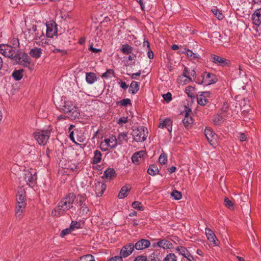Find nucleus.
I'll list each match as a JSON object with an SVG mask.
<instances>
[{
  "instance_id": "31",
  "label": "nucleus",
  "mask_w": 261,
  "mask_h": 261,
  "mask_svg": "<svg viewBox=\"0 0 261 261\" xmlns=\"http://www.w3.org/2000/svg\"><path fill=\"white\" fill-rule=\"evenodd\" d=\"M97 79L95 74L93 72H88L86 73V80L89 84H93Z\"/></svg>"
},
{
  "instance_id": "63",
  "label": "nucleus",
  "mask_w": 261,
  "mask_h": 261,
  "mask_svg": "<svg viewBox=\"0 0 261 261\" xmlns=\"http://www.w3.org/2000/svg\"><path fill=\"white\" fill-rule=\"evenodd\" d=\"M141 74V71L139 70L138 72H136V73H132V74H130V77L132 79H136V76H140Z\"/></svg>"
},
{
  "instance_id": "59",
  "label": "nucleus",
  "mask_w": 261,
  "mask_h": 261,
  "mask_svg": "<svg viewBox=\"0 0 261 261\" xmlns=\"http://www.w3.org/2000/svg\"><path fill=\"white\" fill-rule=\"evenodd\" d=\"M108 261H122V258L120 256H115L112 257Z\"/></svg>"
},
{
  "instance_id": "16",
  "label": "nucleus",
  "mask_w": 261,
  "mask_h": 261,
  "mask_svg": "<svg viewBox=\"0 0 261 261\" xmlns=\"http://www.w3.org/2000/svg\"><path fill=\"white\" fill-rule=\"evenodd\" d=\"M204 134L208 141L211 144H214V142L217 139V136L213 130L210 128L206 127L204 130Z\"/></svg>"
},
{
  "instance_id": "62",
  "label": "nucleus",
  "mask_w": 261,
  "mask_h": 261,
  "mask_svg": "<svg viewBox=\"0 0 261 261\" xmlns=\"http://www.w3.org/2000/svg\"><path fill=\"white\" fill-rule=\"evenodd\" d=\"M239 139L241 141H245L246 139V136L244 133H241L239 136Z\"/></svg>"
},
{
  "instance_id": "38",
  "label": "nucleus",
  "mask_w": 261,
  "mask_h": 261,
  "mask_svg": "<svg viewBox=\"0 0 261 261\" xmlns=\"http://www.w3.org/2000/svg\"><path fill=\"white\" fill-rule=\"evenodd\" d=\"M117 142L119 144H121L123 141H127V134L126 133L123 132L119 134L117 139Z\"/></svg>"
},
{
  "instance_id": "33",
  "label": "nucleus",
  "mask_w": 261,
  "mask_h": 261,
  "mask_svg": "<svg viewBox=\"0 0 261 261\" xmlns=\"http://www.w3.org/2000/svg\"><path fill=\"white\" fill-rule=\"evenodd\" d=\"M23 69L15 70L12 73V76L16 81L20 80L23 76Z\"/></svg>"
},
{
  "instance_id": "24",
  "label": "nucleus",
  "mask_w": 261,
  "mask_h": 261,
  "mask_svg": "<svg viewBox=\"0 0 261 261\" xmlns=\"http://www.w3.org/2000/svg\"><path fill=\"white\" fill-rule=\"evenodd\" d=\"M25 192L22 187L18 188L16 198L17 202L26 203Z\"/></svg>"
},
{
  "instance_id": "26",
  "label": "nucleus",
  "mask_w": 261,
  "mask_h": 261,
  "mask_svg": "<svg viewBox=\"0 0 261 261\" xmlns=\"http://www.w3.org/2000/svg\"><path fill=\"white\" fill-rule=\"evenodd\" d=\"M172 121L170 119L167 118L164 121H161L159 126L162 128H166L169 132H171L172 129Z\"/></svg>"
},
{
  "instance_id": "1",
  "label": "nucleus",
  "mask_w": 261,
  "mask_h": 261,
  "mask_svg": "<svg viewBox=\"0 0 261 261\" xmlns=\"http://www.w3.org/2000/svg\"><path fill=\"white\" fill-rule=\"evenodd\" d=\"M32 31L35 33L34 40L37 45L44 46L48 44L49 40L47 38L46 35H44L42 30L39 28L33 26L32 27Z\"/></svg>"
},
{
  "instance_id": "37",
  "label": "nucleus",
  "mask_w": 261,
  "mask_h": 261,
  "mask_svg": "<svg viewBox=\"0 0 261 261\" xmlns=\"http://www.w3.org/2000/svg\"><path fill=\"white\" fill-rule=\"evenodd\" d=\"M147 172L150 175H155L159 172L158 168L154 165H151L148 169Z\"/></svg>"
},
{
  "instance_id": "2",
  "label": "nucleus",
  "mask_w": 261,
  "mask_h": 261,
  "mask_svg": "<svg viewBox=\"0 0 261 261\" xmlns=\"http://www.w3.org/2000/svg\"><path fill=\"white\" fill-rule=\"evenodd\" d=\"M0 53L6 57L17 60L18 50L15 46L7 44H0Z\"/></svg>"
},
{
  "instance_id": "58",
  "label": "nucleus",
  "mask_w": 261,
  "mask_h": 261,
  "mask_svg": "<svg viewBox=\"0 0 261 261\" xmlns=\"http://www.w3.org/2000/svg\"><path fill=\"white\" fill-rule=\"evenodd\" d=\"M134 261H147V257L145 256L139 255L136 257Z\"/></svg>"
},
{
  "instance_id": "6",
  "label": "nucleus",
  "mask_w": 261,
  "mask_h": 261,
  "mask_svg": "<svg viewBox=\"0 0 261 261\" xmlns=\"http://www.w3.org/2000/svg\"><path fill=\"white\" fill-rule=\"evenodd\" d=\"M23 177L27 184L30 186H32L35 184L37 179L36 172L33 169L25 170L23 173Z\"/></svg>"
},
{
  "instance_id": "56",
  "label": "nucleus",
  "mask_w": 261,
  "mask_h": 261,
  "mask_svg": "<svg viewBox=\"0 0 261 261\" xmlns=\"http://www.w3.org/2000/svg\"><path fill=\"white\" fill-rule=\"evenodd\" d=\"M80 227V224L76 221H72L70 227L72 230L75 228H79Z\"/></svg>"
},
{
  "instance_id": "50",
  "label": "nucleus",
  "mask_w": 261,
  "mask_h": 261,
  "mask_svg": "<svg viewBox=\"0 0 261 261\" xmlns=\"http://www.w3.org/2000/svg\"><path fill=\"white\" fill-rule=\"evenodd\" d=\"M159 161L161 164L165 165L167 162V156L166 154L165 153H162L159 158Z\"/></svg>"
},
{
  "instance_id": "49",
  "label": "nucleus",
  "mask_w": 261,
  "mask_h": 261,
  "mask_svg": "<svg viewBox=\"0 0 261 261\" xmlns=\"http://www.w3.org/2000/svg\"><path fill=\"white\" fill-rule=\"evenodd\" d=\"M118 105L119 106L126 107L128 105H131V100L129 98L123 99L118 102Z\"/></svg>"
},
{
  "instance_id": "45",
  "label": "nucleus",
  "mask_w": 261,
  "mask_h": 261,
  "mask_svg": "<svg viewBox=\"0 0 261 261\" xmlns=\"http://www.w3.org/2000/svg\"><path fill=\"white\" fill-rule=\"evenodd\" d=\"M75 199L77 203H79V205H82L86 200V196L85 195L79 194L76 197H75Z\"/></svg>"
},
{
  "instance_id": "20",
  "label": "nucleus",
  "mask_w": 261,
  "mask_h": 261,
  "mask_svg": "<svg viewBox=\"0 0 261 261\" xmlns=\"http://www.w3.org/2000/svg\"><path fill=\"white\" fill-rule=\"evenodd\" d=\"M26 203L17 202L15 208V215L17 218L21 219L24 211Z\"/></svg>"
},
{
  "instance_id": "10",
  "label": "nucleus",
  "mask_w": 261,
  "mask_h": 261,
  "mask_svg": "<svg viewBox=\"0 0 261 261\" xmlns=\"http://www.w3.org/2000/svg\"><path fill=\"white\" fill-rule=\"evenodd\" d=\"M192 81L191 77L190 76V72L188 70L187 67H185L182 74L179 76L177 79V82L181 85H187Z\"/></svg>"
},
{
  "instance_id": "52",
  "label": "nucleus",
  "mask_w": 261,
  "mask_h": 261,
  "mask_svg": "<svg viewBox=\"0 0 261 261\" xmlns=\"http://www.w3.org/2000/svg\"><path fill=\"white\" fill-rule=\"evenodd\" d=\"M194 91V88L192 86H188L186 88L185 92L187 95L190 97H192L193 94V91Z\"/></svg>"
},
{
  "instance_id": "12",
  "label": "nucleus",
  "mask_w": 261,
  "mask_h": 261,
  "mask_svg": "<svg viewBox=\"0 0 261 261\" xmlns=\"http://www.w3.org/2000/svg\"><path fill=\"white\" fill-rule=\"evenodd\" d=\"M135 246L133 243H128L124 246L120 250V256L122 257H126L130 255L133 252Z\"/></svg>"
},
{
  "instance_id": "4",
  "label": "nucleus",
  "mask_w": 261,
  "mask_h": 261,
  "mask_svg": "<svg viewBox=\"0 0 261 261\" xmlns=\"http://www.w3.org/2000/svg\"><path fill=\"white\" fill-rule=\"evenodd\" d=\"M50 136V131L40 130L36 132L33 134L34 139L39 145H44L47 142Z\"/></svg>"
},
{
  "instance_id": "44",
  "label": "nucleus",
  "mask_w": 261,
  "mask_h": 261,
  "mask_svg": "<svg viewBox=\"0 0 261 261\" xmlns=\"http://www.w3.org/2000/svg\"><path fill=\"white\" fill-rule=\"evenodd\" d=\"M185 53H186L187 55L191 59H196L199 58V55L193 53V51L190 49H186Z\"/></svg>"
},
{
  "instance_id": "57",
  "label": "nucleus",
  "mask_w": 261,
  "mask_h": 261,
  "mask_svg": "<svg viewBox=\"0 0 261 261\" xmlns=\"http://www.w3.org/2000/svg\"><path fill=\"white\" fill-rule=\"evenodd\" d=\"M81 206L82 207L81 208V213H82V214H87L89 211V209L87 206L85 204Z\"/></svg>"
},
{
  "instance_id": "34",
  "label": "nucleus",
  "mask_w": 261,
  "mask_h": 261,
  "mask_svg": "<svg viewBox=\"0 0 261 261\" xmlns=\"http://www.w3.org/2000/svg\"><path fill=\"white\" fill-rule=\"evenodd\" d=\"M102 154L100 151L96 150L94 152V157L93 158V163L97 164L100 162L101 160Z\"/></svg>"
},
{
  "instance_id": "7",
  "label": "nucleus",
  "mask_w": 261,
  "mask_h": 261,
  "mask_svg": "<svg viewBox=\"0 0 261 261\" xmlns=\"http://www.w3.org/2000/svg\"><path fill=\"white\" fill-rule=\"evenodd\" d=\"M58 33L57 25L56 23L53 20L49 21L46 23V35L47 38H53L57 36Z\"/></svg>"
},
{
  "instance_id": "40",
  "label": "nucleus",
  "mask_w": 261,
  "mask_h": 261,
  "mask_svg": "<svg viewBox=\"0 0 261 261\" xmlns=\"http://www.w3.org/2000/svg\"><path fill=\"white\" fill-rule=\"evenodd\" d=\"M224 204L227 208L231 210H234L233 203L228 197H225L224 200Z\"/></svg>"
},
{
  "instance_id": "51",
  "label": "nucleus",
  "mask_w": 261,
  "mask_h": 261,
  "mask_svg": "<svg viewBox=\"0 0 261 261\" xmlns=\"http://www.w3.org/2000/svg\"><path fill=\"white\" fill-rule=\"evenodd\" d=\"M132 206L133 208L137 209L140 211H142L143 210L142 206L141 205V203L139 201H134L132 203Z\"/></svg>"
},
{
  "instance_id": "43",
  "label": "nucleus",
  "mask_w": 261,
  "mask_h": 261,
  "mask_svg": "<svg viewBox=\"0 0 261 261\" xmlns=\"http://www.w3.org/2000/svg\"><path fill=\"white\" fill-rule=\"evenodd\" d=\"M79 261H95L94 257L91 254H87L80 257Z\"/></svg>"
},
{
  "instance_id": "36",
  "label": "nucleus",
  "mask_w": 261,
  "mask_h": 261,
  "mask_svg": "<svg viewBox=\"0 0 261 261\" xmlns=\"http://www.w3.org/2000/svg\"><path fill=\"white\" fill-rule=\"evenodd\" d=\"M176 250L179 254L181 255L184 257H186L190 253L188 250L185 247L182 246H178L176 248Z\"/></svg>"
},
{
  "instance_id": "41",
  "label": "nucleus",
  "mask_w": 261,
  "mask_h": 261,
  "mask_svg": "<svg viewBox=\"0 0 261 261\" xmlns=\"http://www.w3.org/2000/svg\"><path fill=\"white\" fill-rule=\"evenodd\" d=\"M114 74V71L113 69H108L106 72L101 75V77L105 79H108L112 77Z\"/></svg>"
},
{
  "instance_id": "64",
  "label": "nucleus",
  "mask_w": 261,
  "mask_h": 261,
  "mask_svg": "<svg viewBox=\"0 0 261 261\" xmlns=\"http://www.w3.org/2000/svg\"><path fill=\"white\" fill-rule=\"evenodd\" d=\"M185 258H187L189 261H196V259L190 253H189Z\"/></svg>"
},
{
  "instance_id": "55",
  "label": "nucleus",
  "mask_w": 261,
  "mask_h": 261,
  "mask_svg": "<svg viewBox=\"0 0 261 261\" xmlns=\"http://www.w3.org/2000/svg\"><path fill=\"white\" fill-rule=\"evenodd\" d=\"M163 97L167 102H169L172 100V94L168 92L167 93L163 95Z\"/></svg>"
},
{
  "instance_id": "47",
  "label": "nucleus",
  "mask_w": 261,
  "mask_h": 261,
  "mask_svg": "<svg viewBox=\"0 0 261 261\" xmlns=\"http://www.w3.org/2000/svg\"><path fill=\"white\" fill-rule=\"evenodd\" d=\"M212 11L213 13V14L215 15V16L219 20H222L223 18V17H224L223 15L218 9L214 8L212 10Z\"/></svg>"
},
{
  "instance_id": "61",
  "label": "nucleus",
  "mask_w": 261,
  "mask_h": 261,
  "mask_svg": "<svg viewBox=\"0 0 261 261\" xmlns=\"http://www.w3.org/2000/svg\"><path fill=\"white\" fill-rule=\"evenodd\" d=\"M89 50L92 51V53H97L98 52L101 51V49L99 48H94L92 45H91L89 47Z\"/></svg>"
},
{
  "instance_id": "60",
  "label": "nucleus",
  "mask_w": 261,
  "mask_h": 261,
  "mask_svg": "<svg viewBox=\"0 0 261 261\" xmlns=\"http://www.w3.org/2000/svg\"><path fill=\"white\" fill-rule=\"evenodd\" d=\"M119 85L120 87L122 88L123 89H126L128 87V85H126L125 82L121 81L119 83Z\"/></svg>"
},
{
  "instance_id": "29",
  "label": "nucleus",
  "mask_w": 261,
  "mask_h": 261,
  "mask_svg": "<svg viewBox=\"0 0 261 261\" xmlns=\"http://www.w3.org/2000/svg\"><path fill=\"white\" fill-rule=\"evenodd\" d=\"M139 90V84L137 82L133 81L129 86L128 92L133 94L137 93Z\"/></svg>"
},
{
  "instance_id": "46",
  "label": "nucleus",
  "mask_w": 261,
  "mask_h": 261,
  "mask_svg": "<svg viewBox=\"0 0 261 261\" xmlns=\"http://www.w3.org/2000/svg\"><path fill=\"white\" fill-rule=\"evenodd\" d=\"M163 261H177V257L174 253H169L166 256Z\"/></svg>"
},
{
  "instance_id": "15",
  "label": "nucleus",
  "mask_w": 261,
  "mask_h": 261,
  "mask_svg": "<svg viewBox=\"0 0 261 261\" xmlns=\"http://www.w3.org/2000/svg\"><path fill=\"white\" fill-rule=\"evenodd\" d=\"M205 234L207 237L208 240L215 246H218L219 244V241L217 239L216 235L214 232L209 228L205 229Z\"/></svg>"
},
{
  "instance_id": "30",
  "label": "nucleus",
  "mask_w": 261,
  "mask_h": 261,
  "mask_svg": "<svg viewBox=\"0 0 261 261\" xmlns=\"http://www.w3.org/2000/svg\"><path fill=\"white\" fill-rule=\"evenodd\" d=\"M182 122L184 126L186 128H189L191 127L193 123V119L191 116H189L187 112L186 113L185 118H184Z\"/></svg>"
},
{
  "instance_id": "9",
  "label": "nucleus",
  "mask_w": 261,
  "mask_h": 261,
  "mask_svg": "<svg viewBox=\"0 0 261 261\" xmlns=\"http://www.w3.org/2000/svg\"><path fill=\"white\" fill-rule=\"evenodd\" d=\"M202 81L201 84L204 85H210L215 83L217 81L216 76L209 72H205L202 74Z\"/></svg>"
},
{
  "instance_id": "48",
  "label": "nucleus",
  "mask_w": 261,
  "mask_h": 261,
  "mask_svg": "<svg viewBox=\"0 0 261 261\" xmlns=\"http://www.w3.org/2000/svg\"><path fill=\"white\" fill-rule=\"evenodd\" d=\"M171 195L175 200H176L180 199L182 197L181 193L177 190H174L171 193Z\"/></svg>"
},
{
  "instance_id": "39",
  "label": "nucleus",
  "mask_w": 261,
  "mask_h": 261,
  "mask_svg": "<svg viewBox=\"0 0 261 261\" xmlns=\"http://www.w3.org/2000/svg\"><path fill=\"white\" fill-rule=\"evenodd\" d=\"M121 51L124 54H129L133 51V47L127 44H123L122 46Z\"/></svg>"
},
{
  "instance_id": "23",
  "label": "nucleus",
  "mask_w": 261,
  "mask_h": 261,
  "mask_svg": "<svg viewBox=\"0 0 261 261\" xmlns=\"http://www.w3.org/2000/svg\"><path fill=\"white\" fill-rule=\"evenodd\" d=\"M103 143H105L108 147L113 148L117 146L118 142L115 137L111 136L109 138L105 139Z\"/></svg>"
},
{
  "instance_id": "53",
  "label": "nucleus",
  "mask_w": 261,
  "mask_h": 261,
  "mask_svg": "<svg viewBox=\"0 0 261 261\" xmlns=\"http://www.w3.org/2000/svg\"><path fill=\"white\" fill-rule=\"evenodd\" d=\"M128 121V117H122L120 118L117 121V123L121 125H122L123 124L127 123Z\"/></svg>"
},
{
  "instance_id": "13",
  "label": "nucleus",
  "mask_w": 261,
  "mask_h": 261,
  "mask_svg": "<svg viewBox=\"0 0 261 261\" xmlns=\"http://www.w3.org/2000/svg\"><path fill=\"white\" fill-rule=\"evenodd\" d=\"M210 61L214 64L221 66L227 65L229 63V60L215 55H212L211 56Z\"/></svg>"
},
{
  "instance_id": "14",
  "label": "nucleus",
  "mask_w": 261,
  "mask_h": 261,
  "mask_svg": "<svg viewBox=\"0 0 261 261\" xmlns=\"http://www.w3.org/2000/svg\"><path fill=\"white\" fill-rule=\"evenodd\" d=\"M75 199V196L73 193H70L61 201V204H64L70 209L72 207L73 203Z\"/></svg>"
},
{
  "instance_id": "28",
  "label": "nucleus",
  "mask_w": 261,
  "mask_h": 261,
  "mask_svg": "<svg viewBox=\"0 0 261 261\" xmlns=\"http://www.w3.org/2000/svg\"><path fill=\"white\" fill-rule=\"evenodd\" d=\"M130 190V187L129 186H123L119 193H118V197L119 199H123L125 197H126L128 195V192Z\"/></svg>"
},
{
  "instance_id": "17",
  "label": "nucleus",
  "mask_w": 261,
  "mask_h": 261,
  "mask_svg": "<svg viewBox=\"0 0 261 261\" xmlns=\"http://www.w3.org/2000/svg\"><path fill=\"white\" fill-rule=\"evenodd\" d=\"M107 188L106 185L102 181H97L95 184V192L97 196H101Z\"/></svg>"
},
{
  "instance_id": "42",
  "label": "nucleus",
  "mask_w": 261,
  "mask_h": 261,
  "mask_svg": "<svg viewBox=\"0 0 261 261\" xmlns=\"http://www.w3.org/2000/svg\"><path fill=\"white\" fill-rule=\"evenodd\" d=\"M115 174V170L112 168L107 169L104 172V176L106 178H112L114 176Z\"/></svg>"
},
{
  "instance_id": "22",
  "label": "nucleus",
  "mask_w": 261,
  "mask_h": 261,
  "mask_svg": "<svg viewBox=\"0 0 261 261\" xmlns=\"http://www.w3.org/2000/svg\"><path fill=\"white\" fill-rule=\"evenodd\" d=\"M150 245V242L146 239H142L138 241L134 245L137 250H143L147 248Z\"/></svg>"
},
{
  "instance_id": "32",
  "label": "nucleus",
  "mask_w": 261,
  "mask_h": 261,
  "mask_svg": "<svg viewBox=\"0 0 261 261\" xmlns=\"http://www.w3.org/2000/svg\"><path fill=\"white\" fill-rule=\"evenodd\" d=\"M224 118L221 114L215 115L213 118V122L216 125H219L224 122Z\"/></svg>"
},
{
  "instance_id": "18",
  "label": "nucleus",
  "mask_w": 261,
  "mask_h": 261,
  "mask_svg": "<svg viewBox=\"0 0 261 261\" xmlns=\"http://www.w3.org/2000/svg\"><path fill=\"white\" fill-rule=\"evenodd\" d=\"M173 244L170 241L163 239L153 244V247H158L164 249H170L172 248Z\"/></svg>"
},
{
  "instance_id": "21",
  "label": "nucleus",
  "mask_w": 261,
  "mask_h": 261,
  "mask_svg": "<svg viewBox=\"0 0 261 261\" xmlns=\"http://www.w3.org/2000/svg\"><path fill=\"white\" fill-rule=\"evenodd\" d=\"M252 20L255 25L259 26L261 24V8L256 9L252 14Z\"/></svg>"
},
{
  "instance_id": "5",
  "label": "nucleus",
  "mask_w": 261,
  "mask_h": 261,
  "mask_svg": "<svg viewBox=\"0 0 261 261\" xmlns=\"http://www.w3.org/2000/svg\"><path fill=\"white\" fill-rule=\"evenodd\" d=\"M62 110L65 113L69 114L72 117H75L77 116V108L71 101H65Z\"/></svg>"
},
{
  "instance_id": "27",
  "label": "nucleus",
  "mask_w": 261,
  "mask_h": 261,
  "mask_svg": "<svg viewBox=\"0 0 261 261\" xmlns=\"http://www.w3.org/2000/svg\"><path fill=\"white\" fill-rule=\"evenodd\" d=\"M145 155L143 151H140L135 152L132 157V162L136 165L139 164L141 158Z\"/></svg>"
},
{
  "instance_id": "35",
  "label": "nucleus",
  "mask_w": 261,
  "mask_h": 261,
  "mask_svg": "<svg viewBox=\"0 0 261 261\" xmlns=\"http://www.w3.org/2000/svg\"><path fill=\"white\" fill-rule=\"evenodd\" d=\"M147 261H161V258L159 253L153 252L147 258Z\"/></svg>"
},
{
  "instance_id": "3",
  "label": "nucleus",
  "mask_w": 261,
  "mask_h": 261,
  "mask_svg": "<svg viewBox=\"0 0 261 261\" xmlns=\"http://www.w3.org/2000/svg\"><path fill=\"white\" fill-rule=\"evenodd\" d=\"M132 135L135 141L142 142L146 139L148 136L147 128L143 126H139L133 130Z\"/></svg>"
},
{
  "instance_id": "11",
  "label": "nucleus",
  "mask_w": 261,
  "mask_h": 261,
  "mask_svg": "<svg viewBox=\"0 0 261 261\" xmlns=\"http://www.w3.org/2000/svg\"><path fill=\"white\" fill-rule=\"evenodd\" d=\"M69 209L64 204H61L60 201L58 206L56 207L51 212V215L54 217H59L65 214Z\"/></svg>"
},
{
  "instance_id": "25",
  "label": "nucleus",
  "mask_w": 261,
  "mask_h": 261,
  "mask_svg": "<svg viewBox=\"0 0 261 261\" xmlns=\"http://www.w3.org/2000/svg\"><path fill=\"white\" fill-rule=\"evenodd\" d=\"M42 54V49L40 48L35 47L29 51V55L33 58L38 59Z\"/></svg>"
},
{
  "instance_id": "54",
  "label": "nucleus",
  "mask_w": 261,
  "mask_h": 261,
  "mask_svg": "<svg viewBox=\"0 0 261 261\" xmlns=\"http://www.w3.org/2000/svg\"><path fill=\"white\" fill-rule=\"evenodd\" d=\"M73 231L71 228L69 227V228L63 229L61 233V236L62 237H64L65 236L71 233V232Z\"/></svg>"
},
{
  "instance_id": "8",
  "label": "nucleus",
  "mask_w": 261,
  "mask_h": 261,
  "mask_svg": "<svg viewBox=\"0 0 261 261\" xmlns=\"http://www.w3.org/2000/svg\"><path fill=\"white\" fill-rule=\"evenodd\" d=\"M211 93L209 91L199 92L197 96V101L199 105L204 106L209 102Z\"/></svg>"
},
{
  "instance_id": "19",
  "label": "nucleus",
  "mask_w": 261,
  "mask_h": 261,
  "mask_svg": "<svg viewBox=\"0 0 261 261\" xmlns=\"http://www.w3.org/2000/svg\"><path fill=\"white\" fill-rule=\"evenodd\" d=\"M17 62L24 67H29L31 64V59L28 56L23 54L20 57L17 55Z\"/></svg>"
}]
</instances>
